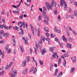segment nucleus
Listing matches in <instances>:
<instances>
[{
  "instance_id": "7",
  "label": "nucleus",
  "mask_w": 77,
  "mask_h": 77,
  "mask_svg": "<svg viewBox=\"0 0 77 77\" xmlns=\"http://www.w3.org/2000/svg\"><path fill=\"white\" fill-rule=\"evenodd\" d=\"M30 27H31V30L32 31V34L33 36H34V35L35 34V32H34V29H33V26L32 24H30Z\"/></svg>"
},
{
  "instance_id": "45",
  "label": "nucleus",
  "mask_w": 77,
  "mask_h": 77,
  "mask_svg": "<svg viewBox=\"0 0 77 77\" xmlns=\"http://www.w3.org/2000/svg\"><path fill=\"white\" fill-rule=\"evenodd\" d=\"M35 51H34V53L35 54H37V52H36V48H34Z\"/></svg>"
},
{
  "instance_id": "36",
  "label": "nucleus",
  "mask_w": 77,
  "mask_h": 77,
  "mask_svg": "<svg viewBox=\"0 0 77 77\" xmlns=\"http://www.w3.org/2000/svg\"><path fill=\"white\" fill-rule=\"evenodd\" d=\"M44 30L45 31V32H48L49 31L48 30V28L45 27L44 28Z\"/></svg>"
},
{
  "instance_id": "55",
  "label": "nucleus",
  "mask_w": 77,
  "mask_h": 77,
  "mask_svg": "<svg viewBox=\"0 0 77 77\" xmlns=\"http://www.w3.org/2000/svg\"><path fill=\"white\" fill-rule=\"evenodd\" d=\"M11 52V49H9L8 51V53H10Z\"/></svg>"
},
{
  "instance_id": "54",
  "label": "nucleus",
  "mask_w": 77,
  "mask_h": 77,
  "mask_svg": "<svg viewBox=\"0 0 77 77\" xmlns=\"http://www.w3.org/2000/svg\"><path fill=\"white\" fill-rule=\"evenodd\" d=\"M57 10H55L54 11V13L55 14V15H57Z\"/></svg>"
},
{
  "instance_id": "38",
  "label": "nucleus",
  "mask_w": 77,
  "mask_h": 77,
  "mask_svg": "<svg viewBox=\"0 0 77 77\" xmlns=\"http://www.w3.org/2000/svg\"><path fill=\"white\" fill-rule=\"evenodd\" d=\"M23 28H25L26 27V26L25 25V22H24V21H23Z\"/></svg>"
},
{
  "instance_id": "2",
  "label": "nucleus",
  "mask_w": 77,
  "mask_h": 77,
  "mask_svg": "<svg viewBox=\"0 0 77 77\" xmlns=\"http://www.w3.org/2000/svg\"><path fill=\"white\" fill-rule=\"evenodd\" d=\"M46 5L48 9V11H50V9L52 10L53 9V8H52V5H49V3L48 2H47L46 3Z\"/></svg>"
},
{
  "instance_id": "46",
  "label": "nucleus",
  "mask_w": 77,
  "mask_h": 77,
  "mask_svg": "<svg viewBox=\"0 0 77 77\" xmlns=\"http://www.w3.org/2000/svg\"><path fill=\"white\" fill-rule=\"evenodd\" d=\"M4 43H5V40L0 41V44H3Z\"/></svg>"
},
{
  "instance_id": "41",
  "label": "nucleus",
  "mask_w": 77,
  "mask_h": 77,
  "mask_svg": "<svg viewBox=\"0 0 77 77\" xmlns=\"http://www.w3.org/2000/svg\"><path fill=\"white\" fill-rule=\"evenodd\" d=\"M57 20L58 21H60V16L59 15L58 17H57Z\"/></svg>"
},
{
  "instance_id": "63",
  "label": "nucleus",
  "mask_w": 77,
  "mask_h": 77,
  "mask_svg": "<svg viewBox=\"0 0 77 77\" xmlns=\"http://www.w3.org/2000/svg\"><path fill=\"white\" fill-rule=\"evenodd\" d=\"M74 5H75V6H77V2H75L74 3Z\"/></svg>"
},
{
  "instance_id": "8",
  "label": "nucleus",
  "mask_w": 77,
  "mask_h": 77,
  "mask_svg": "<svg viewBox=\"0 0 77 77\" xmlns=\"http://www.w3.org/2000/svg\"><path fill=\"white\" fill-rule=\"evenodd\" d=\"M66 46L68 48H70L71 49V48H72V45L71 44H69L68 43H66Z\"/></svg>"
},
{
  "instance_id": "19",
  "label": "nucleus",
  "mask_w": 77,
  "mask_h": 77,
  "mask_svg": "<svg viewBox=\"0 0 77 77\" xmlns=\"http://www.w3.org/2000/svg\"><path fill=\"white\" fill-rule=\"evenodd\" d=\"M13 12L14 13H16L17 15H19L20 14V12L18 11L13 10Z\"/></svg>"
},
{
  "instance_id": "53",
  "label": "nucleus",
  "mask_w": 77,
  "mask_h": 77,
  "mask_svg": "<svg viewBox=\"0 0 77 77\" xmlns=\"http://www.w3.org/2000/svg\"><path fill=\"white\" fill-rule=\"evenodd\" d=\"M34 70V67H32L31 69L30 70V72H32Z\"/></svg>"
},
{
  "instance_id": "64",
  "label": "nucleus",
  "mask_w": 77,
  "mask_h": 77,
  "mask_svg": "<svg viewBox=\"0 0 77 77\" xmlns=\"http://www.w3.org/2000/svg\"><path fill=\"white\" fill-rule=\"evenodd\" d=\"M63 44H62V43L61 44H60V47H63Z\"/></svg>"
},
{
  "instance_id": "1",
  "label": "nucleus",
  "mask_w": 77,
  "mask_h": 77,
  "mask_svg": "<svg viewBox=\"0 0 77 77\" xmlns=\"http://www.w3.org/2000/svg\"><path fill=\"white\" fill-rule=\"evenodd\" d=\"M60 1L61 7H63V6L64 4L65 8V10H66L67 5H66V2H65V1L64 0H60Z\"/></svg>"
},
{
  "instance_id": "35",
  "label": "nucleus",
  "mask_w": 77,
  "mask_h": 77,
  "mask_svg": "<svg viewBox=\"0 0 77 77\" xmlns=\"http://www.w3.org/2000/svg\"><path fill=\"white\" fill-rule=\"evenodd\" d=\"M53 66H54V65L53 64H51V65L50 69V71H52V68L53 67Z\"/></svg>"
},
{
  "instance_id": "43",
  "label": "nucleus",
  "mask_w": 77,
  "mask_h": 77,
  "mask_svg": "<svg viewBox=\"0 0 77 77\" xmlns=\"http://www.w3.org/2000/svg\"><path fill=\"white\" fill-rule=\"evenodd\" d=\"M38 20L39 21H41V16H38Z\"/></svg>"
},
{
  "instance_id": "15",
  "label": "nucleus",
  "mask_w": 77,
  "mask_h": 77,
  "mask_svg": "<svg viewBox=\"0 0 77 77\" xmlns=\"http://www.w3.org/2000/svg\"><path fill=\"white\" fill-rule=\"evenodd\" d=\"M46 52L45 49V48H44L42 51V55H44V54H45Z\"/></svg>"
},
{
  "instance_id": "27",
  "label": "nucleus",
  "mask_w": 77,
  "mask_h": 77,
  "mask_svg": "<svg viewBox=\"0 0 77 77\" xmlns=\"http://www.w3.org/2000/svg\"><path fill=\"white\" fill-rule=\"evenodd\" d=\"M2 26L4 27V28H5V29H8V27L6 26L4 24H2Z\"/></svg>"
},
{
  "instance_id": "31",
  "label": "nucleus",
  "mask_w": 77,
  "mask_h": 77,
  "mask_svg": "<svg viewBox=\"0 0 77 77\" xmlns=\"http://www.w3.org/2000/svg\"><path fill=\"white\" fill-rule=\"evenodd\" d=\"M5 72V71L4 70H3L1 73H0V76H2L3 75V74H4V72Z\"/></svg>"
},
{
  "instance_id": "12",
  "label": "nucleus",
  "mask_w": 77,
  "mask_h": 77,
  "mask_svg": "<svg viewBox=\"0 0 77 77\" xmlns=\"http://www.w3.org/2000/svg\"><path fill=\"white\" fill-rule=\"evenodd\" d=\"M62 39L63 40V41H65V42H67V41L68 40L66 38H65V36L64 35H63L62 37Z\"/></svg>"
},
{
  "instance_id": "39",
  "label": "nucleus",
  "mask_w": 77,
  "mask_h": 77,
  "mask_svg": "<svg viewBox=\"0 0 77 77\" xmlns=\"http://www.w3.org/2000/svg\"><path fill=\"white\" fill-rule=\"evenodd\" d=\"M8 48H9V45H7L6 46V48H5V50L6 51H8Z\"/></svg>"
},
{
  "instance_id": "13",
  "label": "nucleus",
  "mask_w": 77,
  "mask_h": 77,
  "mask_svg": "<svg viewBox=\"0 0 77 77\" xmlns=\"http://www.w3.org/2000/svg\"><path fill=\"white\" fill-rule=\"evenodd\" d=\"M18 25L20 27H23V23L21 22H20L18 23Z\"/></svg>"
},
{
  "instance_id": "52",
  "label": "nucleus",
  "mask_w": 77,
  "mask_h": 77,
  "mask_svg": "<svg viewBox=\"0 0 77 77\" xmlns=\"http://www.w3.org/2000/svg\"><path fill=\"white\" fill-rule=\"evenodd\" d=\"M42 41H43V42H44V41H45V37H43V38H42Z\"/></svg>"
},
{
  "instance_id": "29",
  "label": "nucleus",
  "mask_w": 77,
  "mask_h": 77,
  "mask_svg": "<svg viewBox=\"0 0 77 77\" xmlns=\"http://www.w3.org/2000/svg\"><path fill=\"white\" fill-rule=\"evenodd\" d=\"M13 42V45L14 46H15V45H16V41H15V39H14Z\"/></svg>"
},
{
  "instance_id": "30",
  "label": "nucleus",
  "mask_w": 77,
  "mask_h": 77,
  "mask_svg": "<svg viewBox=\"0 0 77 77\" xmlns=\"http://www.w3.org/2000/svg\"><path fill=\"white\" fill-rule=\"evenodd\" d=\"M66 60H64V61L63 63V66H65V65H66Z\"/></svg>"
},
{
  "instance_id": "9",
  "label": "nucleus",
  "mask_w": 77,
  "mask_h": 77,
  "mask_svg": "<svg viewBox=\"0 0 77 77\" xmlns=\"http://www.w3.org/2000/svg\"><path fill=\"white\" fill-rule=\"evenodd\" d=\"M71 59L72 60V62L73 63H74V62H75V59H76V57L75 56H74V57H72L71 58Z\"/></svg>"
},
{
  "instance_id": "23",
  "label": "nucleus",
  "mask_w": 77,
  "mask_h": 77,
  "mask_svg": "<svg viewBox=\"0 0 77 77\" xmlns=\"http://www.w3.org/2000/svg\"><path fill=\"white\" fill-rule=\"evenodd\" d=\"M61 62H62V60H61V58H60L58 61V65H59L61 63Z\"/></svg>"
},
{
  "instance_id": "3",
  "label": "nucleus",
  "mask_w": 77,
  "mask_h": 77,
  "mask_svg": "<svg viewBox=\"0 0 77 77\" xmlns=\"http://www.w3.org/2000/svg\"><path fill=\"white\" fill-rule=\"evenodd\" d=\"M17 71L15 70L12 72L11 74V77H15L17 75Z\"/></svg>"
},
{
  "instance_id": "28",
  "label": "nucleus",
  "mask_w": 77,
  "mask_h": 77,
  "mask_svg": "<svg viewBox=\"0 0 77 77\" xmlns=\"http://www.w3.org/2000/svg\"><path fill=\"white\" fill-rule=\"evenodd\" d=\"M30 57H27L26 58V61L27 62H29L30 61Z\"/></svg>"
},
{
  "instance_id": "17",
  "label": "nucleus",
  "mask_w": 77,
  "mask_h": 77,
  "mask_svg": "<svg viewBox=\"0 0 77 77\" xmlns=\"http://www.w3.org/2000/svg\"><path fill=\"white\" fill-rule=\"evenodd\" d=\"M11 68V67L9 65H8L6 66L5 69L6 70H8V69H9Z\"/></svg>"
},
{
  "instance_id": "4",
  "label": "nucleus",
  "mask_w": 77,
  "mask_h": 77,
  "mask_svg": "<svg viewBox=\"0 0 77 77\" xmlns=\"http://www.w3.org/2000/svg\"><path fill=\"white\" fill-rule=\"evenodd\" d=\"M57 52H56L55 53H54V54L52 55V57L53 58H55L57 57V59H58L59 58V55H57Z\"/></svg>"
},
{
  "instance_id": "42",
  "label": "nucleus",
  "mask_w": 77,
  "mask_h": 77,
  "mask_svg": "<svg viewBox=\"0 0 77 77\" xmlns=\"http://www.w3.org/2000/svg\"><path fill=\"white\" fill-rule=\"evenodd\" d=\"M23 14H22L19 16L20 19H22L23 18Z\"/></svg>"
},
{
  "instance_id": "21",
  "label": "nucleus",
  "mask_w": 77,
  "mask_h": 77,
  "mask_svg": "<svg viewBox=\"0 0 77 77\" xmlns=\"http://www.w3.org/2000/svg\"><path fill=\"white\" fill-rule=\"evenodd\" d=\"M26 65V62L25 61H24L23 62L22 66H25Z\"/></svg>"
},
{
  "instance_id": "16",
  "label": "nucleus",
  "mask_w": 77,
  "mask_h": 77,
  "mask_svg": "<svg viewBox=\"0 0 77 77\" xmlns=\"http://www.w3.org/2000/svg\"><path fill=\"white\" fill-rule=\"evenodd\" d=\"M58 72V69H56L55 70V72L54 73V75H57V73Z\"/></svg>"
},
{
  "instance_id": "14",
  "label": "nucleus",
  "mask_w": 77,
  "mask_h": 77,
  "mask_svg": "<svg viewBox=\"0 0 77 77\" xmlns=\"http://www.w3.org/2000/svg\"><path fill=\"white\" fill-rule=\"evenodd\" d=\"M20 51H21V52H22V53H23L24 48H23V46L21 45H20Z\"/></svg>"
},
{
  "instance_id": "49",
  "label": "nucleus",
  "mask_w": 77,
  "mask_h": 77,
  "mask_svg": "<svg viewBox=\"0 0 77 77\" xmlns=\"http://www.w3.org/2000/svg\"><path fill=\"white\" fill-rule=\"evenodd\" d=\"M54 1H52L51 2V4L53 6H54Z\"/></svg>"
},
{
  "instance_id": "11",
  "label": "nucleus",
  "mask_w": 77,
  "mask_h": 77,
  "mask_svg": "<svg viewBox=\"0 0 77 77\" xmlns=\"http://www.w3.org/2000/svg\"><path fill=\"white\" fill-rule=\"evenodd\" d=\"M0 34L1 36H3L5 35V32L1 30L0 32Z\"/></svg>"
},
{
  "instance_id": "61",
  "label": "nucleus",
  "mask_w": 77,
  "mask_h": 77,
  "mask_svg": "<svg viewBox=\"0 0 77 77\" xmlns=\"http://www.w3.org/2000/svg\"><path fill=\"white\" fill-rule=\"evenodd\" d=\"M25 43L26 44H28V42H27V41L26 40H25Z\"/></svg>"
},
{
  "instance_id": "25",
  "label": "nucleus",
  "mask_w": 77,
  "mask_h": 77,
  "mask_svg": "<svg viewBox=\"0 0 77 77\" xmlns=\"http://www.w3.org/2000/svg\"><path fill=\"white\" fill-rule=\"evenodd\" d=\"M49 50L50 51H51V52H52V51H53L54 50V49L52 47H49Z\"/></svg>"
},
{
  "instance_id": "18",
  "label": "nucleus",
  "mask_w": 77,
  "mask_h": 77,
  "mask_svg": "<svg viewBox=\"0 0 77 77\" xmlns=\"http://www.w3.org/2000/svg\"><path fill=\"white\" fill-rule=\"evenodd\" d=\"M27 69H26L23 71V74H25L27 73Z\"/></svg>"
},
{
  "instance_id": "6",
  "label": "nucleus",
  "mask_w": 77,
  "mask_h": 77,
  "mask_svg": "<svg viewBox=\"0 0 77 77\" xmlns=\"http://www.w3.org/2000/svg\"><path fill=\"white\" fill-rule=\"evenodd\" d=\"M20 30H21V32H20L19 33L20 36H22V35H24V31H23V29H22L21 28H20Z\"/></svg>"
},
{
  "instance_id": "48",
  "label": "nucleus",
  "mask_w": 77,
  "mask_h": 77,
  "mask_svg": "<svg viewBox=\"0 0 77 77\" xmlns=\"http://www.w3.org/2000/svg\"><path fill=\"white\" fill-rule=\"evenodd\" d=\"M54 30L55 32H57V28L56 27H55L54 28Z\"/></svg>"
},
{
  "instance_id": "62",
  "label": "nucleus",
  "mask_w": 77,
  "mask_h": 77,
  "mask_svg": "<svg viewBox=\"0 0 77 77\" xmlns=\"http://www.w3.org/2000/svg\"><path fill=\"white\" fill-rule=\"evenodd\" d=\"M2 21L3 23H5V19H2Z\"/></svg>"
},
{
  "instance_id": "47",
  "label": "nucleus",
  "mask_w": 77,
  "mask_h": 77,
  "mask_svg": "<svg viewBox=\"0 0 77 77\" xmlns=\"http://www.w3.org/2000/svg\"><path fill=\"white\" fill-rule=\"evenodd\" d=\"M39 62L41 65H43V61H40Z\"/></svg>"
},
{
  "instance_id": "20",
  "label": "nucleus",
  "mask_w": 77,
  "mask_h": 77,
  "mask_svg": "<svg viewBox=\"0 0 77 77\" xmlns=\"http://www.w3.org/2000/svg\"><path fill=\"white\" fill-rule=\"evenodd\" d=\"M43 12H45V11H47V8L45 6H43Z\"/></svg>"
},
{
  "instance_id": "51",
  "label": "nucleus",
  "mask_w": 77,
  "mask_h": 77,
  "mask_svg": "<svg viewBox=\"0 0 77 77\" xmlns=\"http://www.w3.org/2000/svg\"><path fill=\"white\" fill-rule=\"evenodd\" d=\"M46 41H47L48 42H50V39H49L48 37H47L46 38Z\"/></svg>"
},
{
  "instance_id": "33",
  "label": "nucleus",
  "mask_w": 77,
  "mask_h": 77,
  "mask_svg": "<svg viewBox=\"0 0 77 77\" xmlns=\"http://www.w3.org/2000/svg\"><path fill=\"white\" fill-rule=\"evenodd\" d=\"M32 59H33V60L32 61V62H35V64H36V66H37V63L36 62V61H35V58H34V57H33Z\"/></svg>"
},
{
  "instance_id": "26",
  "label": "nucleus",
  "mask_w": 77,
  "mask_h": 77,
  "mask_svg": "<svg viewBox=\"0 0 77 77\" xmlns=\"http://www.w3.org/2000/svg\"><path fill=\"white\" fill-rule=\"evenodd\" d=\"M13 29H14V30H18V28L17 26L13 27Z\"/></svg>"
},
{
  "instance_id": "34",
  "label": "nucleus",
  "mask_w": 77,
  "mask_h": 77,
  "mask_svg": "<svg viewBox=\"0 0 77 77\" xmlns=\"http://www.w3.org/2000/svg\"><path fill=\"white\" fill-rule=\"evenodd\" d=\"M64 56L65 57H67L69 56V54H64Z\"/></svg>"
},
{
  "instance_id": "57",
  "label": "nucleus",
  "mask_w": 77,
  "mask_h": 77,
  "mask_svg": "<svg viewBox=\"0 0 77 77\" xmlns=\"http://www.w3.org/2000/svg\"><path fill=\"white\" fill-rule=\"evenodd\" d=\"M56 32H57L58 33H60L61 31L60 30H57Z\"/></svg>"
},
{
  "instance_id": "44",
  "label": "nucleus",
  "mask_w": 77,
  "mask_h": 77,
  "mask_svg": "<svg viewBox=\"0 0 77 77\" xmlns=\"http://www.w3.org/2000/svg\"><path fill=\"white\" fill-rule=\"evenodd\" d=\"M12 65H13V63L12 62L10 63L9 65V66L11 67V66H12Z\"/></svg>"
},
{
  "instance_id": "10",
  "label": "nucleus",
  "mask_w": 77,
  "mask_h": 77,
  "mask_svg": "<svg viewBox=\"0 0 77 77\" xmlns=\"http://www.w3.org/2000/svg\"><path fill=\"white\" fill-rule=\"evenodd\" d=\"M4 52H2V50H0V55H2V58H4Z\"/></svg>"
},
{
  "instance_id": "58",
  "label": "nucleus",
  "mask_w": 77,
  "mask_h": 77,
  "mask_svg": "<svg viewBox=\"0 0 77 77\" xmlns=\"http://www.w3.org/2000/svg\"><path fill=\"white\" fill-rule=\"evenodd\" d=\"M45 35L47 36H50V34H49L48 33H46Z\"/></svg>"
},
{
  "instance_id": "56",
  "label": "nucleus",
  "mask_w": 77,
  "mask_h": 77,
  "mask_svg": "<svg viewBox=\"0 0 77 77\" xmlns=\"http://www.w3.org/2000/svg\"><path fill=\"white\" fill-rule=\"evenodd\" d=\"M55 41H57V42H58L59 41V39H58L57 38H55Z\"/></svg>"
},
{
  "instance_id": "24",
  "label": "nucleus",
  "mask_w": 77,
  "mask_h": 77,
  "mask_svg": "<svg viewBox=\"0 0 77 77\" xmlns=\"http://www.w3.org/2000/svg\"><path fill=\"white\" fill-rule=\"evenodd\" d=\"M75 70V68L74 67H73L71 68V71H70V72H73Z\"/></svg>"
},
{
  "instance_id": "37",
  "label": "nucleus",
  "mask_w": 77,
  "mask_h": 77,
  "mask_svg": "<svg viewBox=\"0 0 77 77\" xmlns=\"http://www.w3.org/2000/svg\"><path fill=\"white\" fill-rule=\"evenodd\" d=\"M68 41H69V42H71L72 41V38L71 37H69L68 39Z\"/></svg>"
},
{
  "instance_id": "50",
  "label": "nucleus",
  "mask_w": 77,
  "mask_h": 77,
  "mask_svg": "<svg viewBox=\"0 0 77 77\" xmlns=\"http://www.w3.org/2000/svg\"><path fill=\"white\" fill-rule=\"evenodd\" d=\"M44 21L45 24H48V22L46 21V20H44Z\"/></svg>"
},
{
  "instance_id": "40",
  "label": "nucleus",
  "mask_w": 77,
  "mask_h": 77,
  "mask_svg": "<svg viewBox=\"0 0 77 77\" xmlns=\"http://www.w3.org/2000/svg\"><path fill=\"white\" fill-rule=\"evenodd\" d=\"M36 71H37V69H36V68H35L33 70V73H34V74L36 73Z\"/></svg>"
},
{
  "instance_id": "60",
  "label": "nucleus",
  "mask_w": 77,
  "mask_h": 77,
  "mask_svg": "<svg viewBox=\"0 0 77 77\" xmlns=\"http://www.w3.org/2000/svg\"><path fill=\"white\" fill-rule=\"evenodd\" d=\"M61 58L62 59H64V60H65V57H64L63 55H62L61 57Z\"/></svg>"
},
{
  "instance_id": "32",
  "label": "nucleus",
  "mask_w": 77,
  "mask_h": 77,
  "mask_svg": "<svg viewBox=\"0 0 77 77\" xmlns=\"http://www.w3.org/2000/svg\"><path fill=\"white\" fill-rule=\"evenodd\" d=\"M4 36H5V38H7V37H8L9 36V33H6V34H4Z\"/></svg>"
},
{
  "instance_id": "22",
  "label": "nucleus",
  "mask_w": 77,
  "mask_h": 77,
  "mask_svg": "<svg viewBox=\"0 0 77 77\" xmlns=\"http://www.w3.org/2000/svg\"><path fill=\"white\" fill-rule=\"evenodd\" d=\"M74 14L75 17L77 16V10H75L74 11Z\"/></svg>"
},
{
  "instance_id": "59",
  "label": "nucleus",
  "mask_w": 77,
  "mask_h": 77,
  "mask_svg": "<svg viewBox=\"0 0 77 77\" xmlns=\"http://www.w3.org/2000/svg\"><path fill=\"white\" fill-rule=\"evenodd\" d=\"M68 28V29L70 30H71V31L72 30V28H71L70 26H69Z\"/></svg>"
},
{
  "instance_id": "5",
  "label": "nucleus",
  "mask_w": 77,
  "mask_h": 77,
  "mask_svg": "<svg viewBox=\"0 0 77 77\" xmlns=\"http://www.w3.org/2000/svg\"><path fill=\"white\" fill-rule=\"evenodd\" d=\"M44 16L45 20H46L47 21H49V17H48L47 16V15L45 13L44 14Z\"/></svg>"
}]
</instances>
